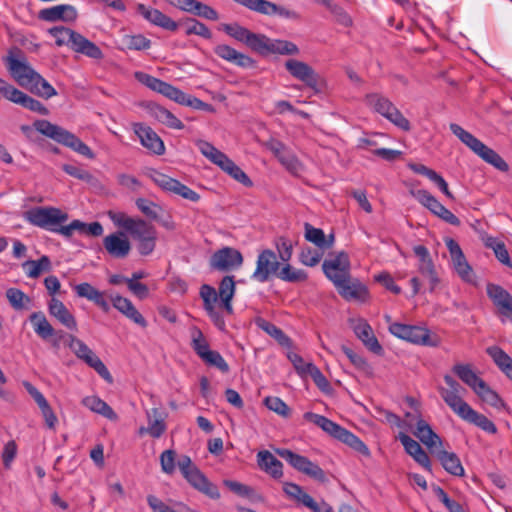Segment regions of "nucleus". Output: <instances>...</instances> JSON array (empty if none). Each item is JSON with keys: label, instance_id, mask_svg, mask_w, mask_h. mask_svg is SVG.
I'll return each mask as SVG.
<instances>
[{"label": "nucleus", "instance_id": "f257e3e1", "mask_svg": "<svg viewBox=\"0 0 512 512\" xmlns=\"http://www.w3.org/2000/svg\"><path fill=\"white\" fill-rule=\"evenodd\" d=\"M3 61L11 77L21 87L45 99L57 95L55 88L31 67L20 49L11 48Z\"/></svg>", "mask_w": 512, "mask_h": 512}, {"label": "nucleus", "instance_id": "f03ea898", "mask_svg": "<svg viewBox=\"0 0 512 512\" xmlns=\"http://www.w3.org/2000/svg\"><path fill=\"white\" fill-rule=\"evenodd\" d=\"M447 387L440 386L439 394L445 404L462 420L474 424L489 434L497 432L496 425L485 415L474 410L463 398L466 389L462 387L451 375L443 377Z\"/></svg>", "mask_w": 512, "mask_h": 512}, {"label": "nucleus", "instance_id": "7ed1b4c3", "mask_svg": "<svg viewBox=\"0 0 512 512\" xmlns=\"http://www.w3.org/2000/svg\"><path fill=\"white\" fill-rule=\"evenodd\" d=\"M33 126L42 135L71 148L76 153L88 159L95 158L93 151L80 138L68 130L43 119L36 120Z\"/></svg>", "mask_w": 512, "mask_h": 512}, {"label": "nucleus", "instance_id": "20e7f679", "mask_svg": "<svg viewBox=\"0 0 512 512\" xmlns=\"http://www.w3.org/2000/svg\"><path fill=\"white\" fill-rule=\"evenodd\" d=\"M233 35L238 41L247 45L252 51L263 56H268L271 54L292 55L298 52V48L295 44L288 41L270 39L266 36V34Z\"/></svg>", "mask_w": 512, "mask_h": 512}, {"label": "nucleus", "instance_id": "39448f33", "mask_svg": "<svg viewBox=\"0 0 512 512\" xmlns=\"http://www.w3.org/2000/svg\"><path fill=\"white\" fill-rule=\"evenodd\" d=\"M451 132L469 149H471L477 156L483 159L488 164L494 166L500 171H507L509 169L505 160L493 149L486 146L482 141L472 135L470 132L463 129L456 123H451L449 126Z\"/></svg>", "mask_w": 512, "mask_h": 512}, {"label": "nucleus", "instance_id": "423d86ee", "mask_svg": "<svg viewBox=\"0 0 512 512\" xmlns=\"http://www.w3.org/2000/svg\"><path fill=\"white\" fill-rule=\"evenodd\" d=\"M137 12L150 23L169 31L183 29L184 32H208V29L193 18L177 23L161 11L143 4L137 6Z\"/></svg>", "mask_w": 512, "mask_h": 512}, {"label": "nucleus", "instance_id": "0eeeda50", "mask_svg": "<svg viewBox=\"0 0 512 512\" xmlns=\"http://www.w3.org/2000/svg\"><path fill=\"white\" fill-rule=\"evenodd\" d=\"M23 217L29 224L50 232L68 220V214L54 206L33 207Z\"/></svg>", "mask_w": 512, "mask_h": 512}, {"label": "nucleus", "instance_id": "6e6552de", "mask_svg": "<svg viewBox=\"0 0 512 512\" xmlns=\"http://www.w3.org/2000/svg\"><path fill=\"white\" fill-rule=\"evenodd\" d=\"M365 103L370 109L385 117L401 130L409 131L411 129L409 120L384 95L369 93L365 96Z\"/></svg>", "mask_w": 512, "mask_h": 512}, {"label": "nucleus", "instance_id": "1a4fd4ad", "mask_svg": "<svg viewBox=\"0 0 512 512\" xmlns=\"http://www.w3.org/2000/svg\"><path fill=\"white\" fill-rule=\"evenodd\" d=\"M68 347L79 360L94 369L107 383L111 384L113 382V377L108 368L84 341L70 334L68 335Z\"/></svg>", "mask_w": 512, "mask_h": 512}, {"label": "nucleus", "instance_id": "9d476101", "mask_svg": "<svg viewBox=\"0 0 512 512\" xmlns=\"http://www.w3.org/2000/svg\"><path fill=\"white\" fill-rule=\"evenodd\" d=\"M113 224L128 232L137 242L156 233L155 228L141 218H134L121 211L110 210L107 213Z\"/></svg>", "mask_w": 512, "mask_h": 512}, {"label": "nucleus", "instance_id": "9b49d317", "mask_svg": "<svg viewBox=\"0 0 512 512\" xmlns=\"http://www.w3.org/2000/svg\"><path fill=\"white\" fill-rule=\"evenodd\" d=\"M389 331L394 336L414 344L431 347L438 345V340L436 338H432L430 331L424 327L392 323L389 326Z\"/></svg>", "mask_w": 512, "mask_h": 512}, {"label": "nucleus", "instance_id": "f8f14e48", "mask_svg": "<svg viewBox=\"0 0 512 512\" xmlns=\"http://www.w3.org/2000/svg\"><path fill=\"white\" fill-rule=\"evenodd\" d=\"M276 453L297 471L306 474L317 481H325L326 476L322 468L318 464L310 461L307 457L285 448L276 449Z\"/></svg>", "mask_w": 512, "mask_h": 512}, {"label": "nucleus", "instance_id": "ddd939ff", "mask_svg": "<svg viewBox=\"0 0 512 512\" xmlns=\"http://www.w3.org/2000/svg\"><path fill=\"white\" fill-rule=\"evenodd\" d=\"M325 276L334 286L340 285L351 276V263L346 252H339L334 257L326 259L322 264Z\"/></svg>", "mask_w": 512, "mask_h": 512}, {"label": "nucleus", "instance_id": "4468645a", "mask_svg": "<svg viewBox=\"0 0 512 512\" xmlns=\"http://www.w3.org/2000/svg\"><path fill=\"white\" fill-rule=\"evenodd\" d=\"M56 45H65L71 50L93 59H101L103 57L100 48L84 38L82 34H59L56 39Z\"/></svg>", "mask_w": 512, "mask_h": 512}, {"label": "nucleus", "instance_id": "2eb2a0df", "mask_svg": "<svg viewBox=\"0 0 512 512\" xmlns=\"http://www.w3.org/2000/svg\"><path fill=\"white\" fill-rule=\"evenodd\" d=\"M445 244L450 253L451 264L454 271L464 282L473 283L475 280L473 269L466 260L459 244L452 238H447Z\"/></svg>", "mask_w": 512, "mask_h": 512}, {"label": "nucleus", "instance_id": "dca6fc26", "mask_svg": "<svg viewBox=\"0 0 512 512\" xmlns=\"http://www.w3.org/2000/svg\"><path fill=\"white\" fill-rule=\"evenodd\" d=\"M406 417L411 419V421H415V429L412 433L431 453L443 446L440 436L434 432L430 424L420 415L414 416L412 413H406Z\"/></svg>", "mask_w": 512, "mask_h": 512}, {"label": "nucleus", "instance_id": "f3484780", "mask_svg": "<svg viewBox=\"0 0 512 512\" xmlns=\"http://www.w3.org/2000/svg\"><path fill=\"white\" fill-rule=\"evenodd\" d=\"M414 198L430 210L434 215L453 226H459L460 220L449 209L442 205L433 195L426 190L412 191Z\"/></svg>", "mask_w": 512, "mask_h": 512}, {"label": "nucleus", "instance_id": "a211bd4d", "mask_svg": "<svg viewBox=\"0 0 512 512\" xmlns=\"http://www.w3.org/2000/svg\"><path fill=\"white\" fill-rule=\"evenodd\" d=\"M339 295L348 302L365 304L370 300L368 287L358 278L350 276L340 285L335 286Z\"/></svg>", "mask_w": 512, "mask_h": 512}, {"label": "nucleus", "instance_id": "6ab92c4d", "mask_svg": "<svg viewBox=\"0 0 512 512\" xmlns=\"http://www.w3.org/2000/svg\"><path fill=\"white\" fill-rule=\"evenodd\" d=\"M243 263L241 252L232 247L217 250L210 259V267L214 270L227 272L238 269Z\"/></svg>", "mask_w": 512, "mask_h": 512}, {"label": "nucleus", "instance_id": "aec40b11", "mask_svg": "<svg viewBox=\"0 0 512 512\" xmlns=\"http://www.w3.org/2000/svg\"><path fill=\"white\" fill-rule=\"evenodd\" d=\"M279 266L276 254L269 249L263 250L257 257L256 269L251 277L258 282L264 283L272 274L277 275Z\"/></svg>", "mask_w": 512, "mask_h": 512}, {"label": "nucleus", "instance_id": "412c9836", "mask_svg": "<svg viewBox=\"0 0 512 512\" xmlns=\"http://www.w3.org/2000/svg\"><path fill=\"white\" fill-rule=\"evenodd\" d=\"M486 293L500 316L512 322V295L498 284L488 283Z\"/></svg>", "mask_w": 512, "mask_h": 512}, {"label": "nucleus", "instance_id": "4be33fe9", "mask_svg": "<svg viewBox=\"0 0 512 512\" xmlns=\"http://www.w3.org/2000/svg\"><path fill=\"white\" fill-rule=\"evenodd\" d=\"M349 323L357 338L368 350L377 355H381L383 353V348L375 337L372 327L365 319H350Z\"/></svg>", "mask_w": 512, "mask_h": 512}, {"label": "nucleus", "instance_id": "5701e85b", "mask_svg": "<svg viewBox=\"0 0 512 512\" xmlns=\"http://www.w3.org/2000/svg\"><path fill=\"white\" fill-rule=\"evenodd\" d=\"M29 321L33 327L34 332L39 338H41L44 341H50L52 347L55 349L60 348L61 335L59 337H56V330L50 324V322L48 321V319L46 318L45 314L42 311L33 312L29 316Z\"/></svg>", "mask_w": 512, "mask_h": 512}, {"label": "nucleus", "instance_id": "b1692460", "mask_svg": "<svg viewBox=\"0 0 512 512\" xmlns=\"http://www.w3.org/2000/svg\"><path fill=\"white\" fill-rule=\"evenodd\" d=\"M285 68L295 79L303 82L306 86L317 87L318 74L307 63L297 59H288L285 62Z\"/></svg>", "mask_w": 512, "mask_h": 512}, {"label": "nucleus", "instance_id": "393cba45", "mask_svg": "<svg viewBox=\"0 0 512 512\" xmlns=\"http://www.w3.org/2000/svg\"><path fill=\"white\" fill-rule=\"evenodd\" d=\"M203 306L214 325L221 331L225 330L226 323L222 314L216 309L217 291L210 285L204 284L200 288Z\"/></svg>", "mask_w": 512, "mask_h": 512}, {"label": "nucleus", "instance_id": "a878e982", "mask_svg": "<svg viewBox=\"0 0 512 512\" xmlns=\"http://www.w3.org/2000/svg\"><path fill=\"white\" fill-rule=\"evenodd\" d=\"M133 130L141 144L151 153L156 155L164 154V142L151 127L142 123H135L133 124Z\"/></svg>", "mask_w": 512, "mask_h": 512}, {"label": "nucleus", "instance_id": "bb28decb", "mask_svg": "<svg viewBox=\"0 0 512 512\" xmlns=\"http://www.w3.org/2000/svg\"><path fill=\"white\" fill-rule=\"evenodd\" d=\"M283 490L286 495L302 503L312 512H333V509L330 505L325 502H323L321 505L318 504L309 494L304 492L301 486L298 484L287 482L284 484Z\"/></svg>", "mask_w": 512, "mask_h": 512}, {"label": "nucleus", "instance_id": "cd10ccee", "mask_svg": "<svg viewBox=\"0 0 512 512\" xmlns=\"http://www.w3.org/2000/svg\"><path fill=\"white\" fill-rule=\"evenodd\" d=\"M103 246L107 253L117 259L126 258L131 251V243L123 232H114L104 237Z\"/></svg>", "mask_w": 512, "mask_h": 512}, {"label": "nucleus", "instance_id": "c85d7f7f", "mask_svg": "<svg viewBox=\"0 0 512 512\" xmlns=\"http://www.w3.org/2000/svg\"><path fill=\"white\" fill-rule=\"evenodd\" d=\"M397 439L401 442L408 455H410L425 470L431 472L432 466L429 456L416 440L404 432H400Z\"/></svg>", "mask_w": 512, "mask_h": 512}, {"label": "nucleus", "instance_id": "c756f323", "mask_svg": "<svg viewBox=\"0 0 512 512\" xmlns=\"http://www.w3.org/2000/svg\"><path fill=\"white\" fill-rule=\"evenodd\" d=\"M23 385L27 392L30 394V396L35 400V402L39 406L42 416L45 420L46 426L51 430H55L56 425L58 423V419L53 409L49 405L48 401L44 397V395L30 382L25 381Z\"/></svg>", "mask_w": 512, "mask_h": 512}, {"label": "nucleus", "instance_id": "7c9ffc66", "mask_svg": "<svg viewBox=\"0 0 512 512\" xmlns=\"http://www.w3.org/2000/svg\"><path fill=\"white\" fill-rule=\"evenodd\" d=\"M78 16L77 10L74 6L69 4L56 5L50 8L42 9L39 12V17L42 20L55 22L64 21L72 22Z\"/></svg>", "mask_w": 512, "mask_h": 512}, {"label": "nucleus", "instance_id": "2f4dec72", "mask_svg": "<svg viewBox=\"0 0 512 512\" xmlns=\"http://www.w3.org/2000/svg\"><path fill=\"white\" fill-rule=\"evenodd\" d=\"M185 479L193 488L205 494L207 497L213 500L220 498L218 487L210 482L209 479L198 468L188 473Z\"/></svg>", "mask_w": 512, "mask_h": 512}, {"label": "nucleus", "instance_id": "473e14b6", "mask_svg": "<svg viewBox=\"0 0 512 512\" xmlns=\"http://www.w3.org/2000/svg\"><path fill=\"white\" fill-rule=\"evenodd\" d=\"M48 312L54 317L61 325L69 330H77V321L74 315L68 310L64 303L53 297L48 303Z\"/></svg>", "mask_w": 512, "mask_h": 512}, {"label": "nucleus", "instance_id": "72a5a7b5", "mask_svg": "<svg viewBox=\"0 0 512 512\" xmlns=\"http://www.w3.org/2000/svg\"><path fill=\"white\" fill-rule=\"evenodd\" d=\"M134 76L140 83L170 100L174 99L178 90L177 87L144 72H135Z\"/></svg>", "mask_w": 512, "mask_h": 512}, {"label": "nucleus", "instance_id": "f704fd0d", "mask_svg": "<svg viewBox=\"0 0 512 512\" xmlns=\"http://www.w3.org/2000/svg\"><path fill=\"white\" fill-rule=\"evenodd\" d=\"M258 467L274 479L283 477V464L270 451L261 450L257 453Z\"/></svg>", "mask_w": 512, "mask_h": 512}, {"label": "nucleus", "instance_id": "c9c22d12", "mask_svg": "<svg viewBox=\"0 0 512 512\" xmlns=\"http://www.w3.org/2000/svg\"><path fill=\"white\" fill-rule=\"evenodd\" d=\"M74 291L78 297L86 298L89 301L94 302L103 312L108 313L110 311V305L105 298V294L93 287L90 283L84 282L74 286Z\"/></svg>", "mask_w": 512, "mask_h": 512}, {"label": "nucleus", "instance_id": "e433bc0d", "mask_svg": "<svg viewBox=\"0 0 512 512\" xmlns=\"http://www.w3.org/2000/svg\"><path fill=\"white\" fill-rule=\"evenodd\" d=\"M148 425L147 427H140L138 430L139 435L148 434L153 438H160L165 430L166 423L164 418L162 417L161 412L158 408H152L151 410L146 412Z\"/></svg>", "mask_w": 512, "mask_h": 512}, {"label": "nucleus", "instance_id": "4c0bfd02", "mask_svg": "<svg viewBox=\"0 0 512 512\" xmlns=\"http://www.w3.org/2000/svg\"><path fill=\"white\" fill-rule=\"evenodd\" d=\"M432 454H434L437 457L442 467L449 474L454 476L464 475V468L461 464V461L454 452H449L443 449L442 446L441 448H438L436 451H434Z\"/></svg>", "mask_w": 512, "mask_h": 512}, {"label": "nucleus", "instance_id": "58836bf2", "mask_svg": "<svg viewBox=\"0 0 512 512\" xmlns=\"http://www.w3.org/2000/svg\"><path fill=\"white\" fill-rule=\"evenodd\" d=\"M235 281L234 277L227 275L225 276L218 287L217 300L220 299V304L227 314H233L232 299L235 294Z\"/></svg>", "mask_w": 512, "mask_h": 512}, {"label": "nucleus", "instance_id": "ea45409f", "mask_svg": "<svg viewBox=\"0 0 512 512\" xmlns=\"http://www.w3.org/2000/svg\"><path fill=\"white\" fill-rule=\"evenodd\" d=\"M214 52L220 58H222L226 61H229L231 63H234L237 66L250 67L253 65V60L249 56L238 52L237 50H235L234 48H232L228 45H225V44L217 45L214 48Z\"/></svg>", "mask_w": 512, "mask_h": 512}, {"label": "nucleus", "instance_id": "a19ab883", "mask_svg": "<svg viewBox=\"0 0 512 512\" xmlns=\"http://www.w3.org/2000/svg\"><path fill=\"white\" fill-rule=\"evenodd\" d=\"M453 373L459 377V379L464 382L467 386H469L474 393L477 392L479 388H483V383L485 382L481 379L472 369L469 364H456L452 368Z\"/></svg>", "mask_w": 512, "mask_h": 512}, {"label": "nucleus", "instance_id": "79ce46f5", "mask_svg": "<svg viewBox=\"0 0 512 512\" xmlns=\"http://www.w3.org/2000/svg\"><path fill=\"white\" fill-rule=\"evenodd\" d=\"M82 404L94 413H97L111 421L118 419L115 411L101 398L96 395L87 396L82 399Z\"/></svg>", "mask_w": 512, "mask_h": 512}, {"label": "nucleus", "instance_id": "37998d69", "mask_svg": "<svg viewBox=\"0 0 512 512\" xmlns=\"http://www.w3.org/2000/svg\"><path fill=\"white\" fill-rule=\"evenodd\" d=\"M305 234L304 237L307 241L313 243L316 247L322 249H329L334 243V235L330 234L328 237L324 231L320 228H315L309 223L304 225Z\"/></svg>", "mask_w": 512, "mask_h": 512}, {"label": "nucleus", "instance_id": "c03bdc74", "mask_svg": "<svg viewBox=\"0 0 512 512\" xmlns=\"http://www.w3.org/2000/svg\"><path fill=\"white\" fill-rule=\"evenodd\" d=\"M486 353L492 358L497 367L512 381V358L498 346L488 347Z\"/></svg>", "mask_w": 512, "mask_h": 512}, {"label": "nucleus", "instance_id": "a18cd8bd", "mask_svg": "<svg viewBox=\"0 0 512 512\" xmlns=\"http://www.w3.org/2000/svg\"><path fill=\"white\" fill-rule=\"evenodd\" d=\"M256 326L267 333L269 336L274 338L281 346L290 347L291 339L273 323L267 321L264 318L258 317L255 320Z\"/></svg>", "mask_w": 512, "mask_h": 512}, {"label": "nucleus", "instance_id": "49530a36", "mask_svg": "<svg viewBox=\"0 0 512 512\" xmlns=\"http://www.w3.org/2000/svg\"><path fill=\"white\" fill-rule=\"evenodd\" d=\"M234 2L266 15L283 14V9L267 0H233Z\"/></svg>", "mask_w": 512, "mask_h": 512}, {"label": "nucleus", "instance_id": "de8ad7c7", "mask_svg": "<svg viewBox=\"0 0 512 512\" xmlns=\"http://www.w3.org/2000/svg\"><path fill=\"white\" fill-rule=\"evenodd\" d=\"M22 267L28 278L36 279L43 272H48L51 270V261L48 256L43 255L38 260H28L24 262Z\"/></svg>", "mask_w": 512, "mask_h": 512}, {"label": "nucleus", "instance_id": "09e8293b", "mask_svg": "<svg viewBox=\"0 0 512 512\" xmlns=\"http://www.w3.org/2000/svg\"><path fill=\"white\" fill-rule=\"evenodd\" d=\"M196 146L207 159H209L213 164L219 166L220 168H222L226 161L229 159L226 154L218 150L214 145L207 141L198 140L196 142Z\"/></svg>", "mask_w": 512, "mask_h": 512}, {"label": "nucleus", "instance_id": "8fccbe9b", "mask_svg": "<svg viewBox=\"0 0 512 512\" xmlns=\"http://www.w3.org/2000/svg\"><path fill=\"white\" fill-rule=\"evenodd\" d=\"M303 417L306 421L312 422L313 424L320 427L323 431L333 436L334 438L337 437L341 429L340 425L326 418L323 415H319L313 412H306L304 413Z\"/></svg>", "mask_w": 512, "mask_h": 512}, {"label": "nucleus", "instance_id": "3c124183", "mask_svg": "<svg viewBox=\"0 0 512 512\" xmlns=\"http://www.w3.org/2000/svg\"><path fill=\"white\" fill-rule=\"evenodd\" d=\"M483 402L500 410L505 409L506 404L498 393L492 390L486 382L483 383V388H479L475 393Z\"/></svg>", "mask_w": 512, "mask_h": 512}, {"label": "nucleus", "instance_id": "603ef678", "mask_svg": "<svg viewBox=\"0 0 512 512\" xmlns=\"http://www.w3.org/2000/svg\"><path fill=\"white\" fill-rule=\"evenodd\" d=\"M336 439L347 444L348 446L362 453L363 455H369V449L364 444V442L361 441L356 435H354L353 433H351L350 431L343 427H341Z\"/></svg>", "mask_w": 512, "mask_h": 512}, {"label": "nucleus", "instance_id": "864d4df0", "mask_svg": "<svg viewBox=\"0 0 512 512\" xmlns=\"http://www.w3.org/2000/svg\"><path fill=\"white\" fill-rule=\"evenodd\" d=\"M319 4L323 5L334 16L335 20L344 27L352 26V18L350 15L338 4L331 0H323Z\"/></svg>", "mask_w": 512, "mask_h": 512}, {"label": "nucleus", "instance_id": "5fc2aeb1", "mask_svg": "<svg viewBox=\"0 0 512 512\" xmlns=\"http://www.w3.org/2000/svg\"><path fill=\"white\" fill-rule=\"evenodd\" d=\"M325 250L326 249L318 247L312 248L310 246H305L301 249L299 260L305 266L314 267L323 258Z\"/></svg>", "mask_w": 512, "mask_h": 512}, {"label": "nucleus", "instance_id": "6e6d98bb", "mask_svg": "<svg viewBox=\"0 0 512 512\" xmlns=\"http://www.w3.org/2000/svg\"><path fill=\"white\" fill-rule=\"evenodd\" d=\"M6 297L10 305L16 310L28 309L31 304V298L17 288H9L6 291Z\"/></svg>", "mask_w": 512, "mask_h": 512}, {"label": "nucleus", "instance_id": "4d7b16f0", "mask_svg": "<svg viewBox=\"0 0 512 512\" xmlns=\"http://www.w3.org/2000/svg\"><path fill=\"white\" fill-rule=\"evenodd\" d=\"M342 351L359 371H361L362 373L369 377L373 375L372 366L363 356L355 353L352 349L346 346H342Z\"/></svg>", "mask_w": 512, "mask_h": 512}, {"label": "nucleus", "instance_id": "13d9d810", "mask_svg": "<svg viewBox=\"0 0 512 512\" xmlns=\"http://www.w3.org/2000/svg\"><path fill=\"white\" fill-rule=\"evenodd\" d=\"M154 115L159 122H161L169 128L178 130L184 128V124L182 123V121L164 107H157L154 110Z\"/></svg>", "mask_w": 512, "mask_h": 512}, {"label": "nucleus", "instance_id": "bf43d9fd", "mask_svg": "<svg viewBox=\"0 0 512 512\" xmlns=\"http://www.w3.org/2000/svg\"><path fill=\"white\" fill-rule=\"evenodd\" d=\"M413 252L418 258L417 271L418 273H424L435 267L434 262L430 256L429 250L424 245H416L413 247Z\"/></svg>", "mask_w": 512, "mask_h": 512}, {"label": "nucleus", "instance_id": "052dcab7", "mask_svg": "<svg viewBox=\"0 0 512 512\" xmlns=\"http://www.w3.org/2000/svg\"><path fill=\"white\" fill-rule=\"evenodd\" d=\"M486 246L493 250L499 262L510 268L512 267V261L509 257V253L506 249L504 242L499 241L495 238H488L486 241Z\"/></svg>", "mask_w": 512, "mask_h": 512}, {"label": "nucleus", "instance_id": "680f3d73", "mask_svg": "<svg viewBox=\"0 0 512 512\" xmlns=\"http://www.w3.org/2000/svg\"><path fill=\"white\" fill-rule=\"evenodd\" d=\"M191 336V346L195 353L203 360V358L211 351L209 343L198 328H193Z\"/></svg>", "mask_w": 512, "mask_h": 512}, {"label": "nucleus", "instance_id": "e2e57ef3", "mask_svg": "<svg viewBox=\"0 0 512 512\" xmlns=\"http://www.w3.org/2000/svg\"><path fill=\"white\" fill-rule=\"evenodd\" d=\"M121 44L123 48L143 50L149 47L150 41L143 34H123Z\"/></svg>", "mask_w": 512, "mask_h": 512}, {"label": "nucleus", "instance_id": "0e129e2a", "mask_svg": "<svg viewBox=\"0 0 512 512\" xmlns=\"http://www.w3.org/2000/svg\"><path fill=\"white\" fill-rule=\"evenodd\" d=\"M221 169L223 171H225L227 174H229L236 181L243 184L244 186H246V187L252 186L251 179L230 158L226 161V163L223 165V167Z\"/></svg>", "mask_w": 512, "mask_h": 512}, {"label": "nucleus", "instance_id": "69168bd1", "mask_svg": "<svg viewBox=\"0 0 512 512\" xmlns=\"http://www.w3.org/2000/svg\"><path fill=\"white\" fill-rule=\"evenodd\" d=\"M135 204L146 217L152 220H157L162 212L160 205L146 198H138Z\"/></svg>", "mask_w": 512, "mask_h": 512}, {"label": "nucleus", "instance_id": "338daca9", "mask_svg": "<svg viewBox=\"0 0 512 512\" xmlns=\"http://www.w3.org/2000/svg\"><path fill=\"white\" fill-rule=\"evenodd\" d=\"M277 277L287 282H300L307 279V274L300 269L292 267L288 262L278 271Z\"/></svg>", "mask_w": 512, "mask_h": 512}, {"label": "nucleus", "instance_id": "774afa93", "mask_svg": "<svg viewBox=\"0 0 512 512\" xmlns=\"http://www.w3.org/2000/svg\"><path fill=\"white\" fill-rule=\"evenodd\" d=\"M276 156L291 173L299 174L303 171L301 162L293 154L277 149Z\"/></svg>", "mask_w": 512, "mask_h": 512}]
</instances>
